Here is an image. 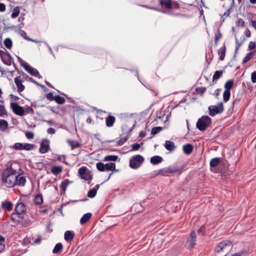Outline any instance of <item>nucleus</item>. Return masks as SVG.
Masks as SVG:
<instances>
[{"instance_id": "nucleus-22", "label": "nucleus", "mask_w": 256, "mask_h": 256, "mask_svg": "<svg viewBox=\"0 0 256 256\" xmlns=\"http://www.w3.org/2000/svg\"><path fill=\"white\" fill-rule=\"evenodd\" d=\"M164 146L167 150L170 151H172L176 148L174 143L172 142L170 140L166 141Z\"/></svg>"}, {"instance_id": "nucleus-45", "label": "nucleus", "mask_w": 256, "mask_h": 256, "mask_svg": "<svg viewBox=\"0 0 256 256\" xmlns=\"http://www.w3.org/2000/svg\"><path fill=\"white\" fill-rule=\"evenodd\" d=\"M14 148L16 150H24L23 144L20 142L16 143L14 146Z\"/></svg>"}, {"instance_id": "nucleus-34", "label": "nucleus", "mask_w": 256, "mask_h": 256, "mask_svg": "<svg viewBox=\"0 0 256 256\" xmlns=\"http://www.w3.org/2000/svg\"><path fill=\"white\" fill-rule=\"evenodd\" d=\"M220 161V158H212L210 161V166L212 168L216 167Z\"/></svg>"}, {"instance_id": "nucleus-7", "label": "nucleus", "mask_w": 256, "mask_h": 256, "mask_svg": "<svg viewBox=\"0 0 256 256\" xmlns=\"http://www.w3.org/2000/svg\"><path fill=\"white\" fill-rule=\"evenodd\" d=\"M182 168H178L175 166H172L165 168L160 170L158 172V174L165 176H167L168 174L178 172H180Z\"/></svg>"}, {"instance_id": "nucleus-31", "label": "nucleus", "mask_w": 256, "mask_h": 256, "mask_svg": "<svg viewBox=\"0 0 256 256\" xmlns=\"http://www.w3.org/2000/svg\"><path fill=\"white\" fill-rule=\"evenodd\" d=\"M8 127V122L4 120H0V130L2 131L6 130Z\"/></svg>"}, {"instance_id": "nucleus-59", "label": "nucleus", "mask_w": 256, "mask_h": 256, "mask_svg": "<svg viewBox=\"0 0 256 256\" xmlns=\"http://www.w3.org/2000/svg\"><path fill=\"white\" fill-rule=\"evenodd\" d=\"M205 232V228L204 226H201L198 230V234L204 235Z\"/></svg>"}, {"instance_id": "nucleus-21", "label": "nucleus", "mask_w": 256, "mask_h": 256, "mask_svg": "<svg viewBox=\"0 0 256 256\" xmlns=\"http://www.w3.org/2000/svg\"><path fill=\"white\" fill-rule=\"evenodd\" d=\"M162 160V158L158 156H155L151 158L150 162L152 164H158Z\"/></svg>"}, {"instance_id": "nucleus-51", "label": "nucleus", "mask_w": 256, "mask_h": 256, "mask_svg": "<svg viewBox=\"0 0 256 256\" xmlns=\"http://www.w3.org/2000/svg\"><path fill=\"white\" fill-rule=\"evenodd\" d=\"M25 134L28 139H32L34 138V134L32 132H26Z\"/></svg>"}, {"instance_id": "nucleus-52", "label": "nucleus", "mask_w": 256, "mask_h": 256, "mask_svg": "<svg viewBox=\"0 0 256 256\" xmlns=\"http://www.w3.org/2000/svg\"><path fill=\"white\" fill-rule=\"evenodd\" d=\"M206 90V88H196V92L198 93L202 94Z\"/></svg>"}, {"instance_id": "nucleus-29", "label": "nucleus", "mask_w": 256, "mask_h": 256, "mask_svg": "<svg viewBox=\"0 0 256 256\" xmlns=\"http://www.w3.org/2000/svg\"><path fill=\"white\" fill-rule=\"evenodd\" d=\"M62 243L59 242L56 244L54 248L52 250V252L54 254H60L61 250L62 248Z\"/></svg>"}, {"instance_id": "nucleus-14", "label": "nucleus", "mask_w": 256, "mask_h": 256, "mask_svg": "<svg viewBox=\"0 0 256 256\" xmlns=\"http://www.w3.org/2000/svg\"><path fill=\"white\" fill-rule=\"evenodd\" d=\"M2 62L7 66H11L13 58L8 52H7V54H6L1 58Z\"/></svg>"}, {"instance_id": "nucleus-48", "label": "nucleus", "mask_w": 256, "mask_h": 256, "mask_svg": "<svg viewBox=\"0 0 256 256\" xmlns=\"http://www.w3.org/2000/svg\"><path fill=\"white\" fill-rule=\"evenodd\" d=\"M6 112L4 106L0 105V116H2L6 114Z\"/></svg>"}, {"instance_id": "nucleus-25", "label": "nucleus", "mask_w": 256, "mask_h": 256, "mask_svg": "<svg viewBox=\"0 0 256 256\" xmlns=\"http://www.w3.org/2000/svg\"><path fill=\"white\" fill-rule=\"evenodd\" d=\"M92 216V214L90 212L84 214L80 218V224H84L86 223L90 218Z\"/></svg>"}, {"instance_id": "nucleus-17", "label": "nucleus", "mask_w": 256, "mask_h": 256, "mask_svg": "<svg viewBox=\"0 0 256 256\" xmlns=\"http://www.w3.org/2000/svg\"><path fill=\"white\" fill-rule=\"evenodd\" d=\"M116 122V118L114 116L109 115L106 118V124L107 127H112L114 126Z\"/></svg>"}, {"instance_id": "nucleus-53", "label": "nucleus", "mask_w": 256, "mask_h": 256, "mask_svg": "<svg viewBox=\"0 0 256 256\" xmlns=\"http://www.w3.org/2000/svg\"><path fill=\"white\" fill-rule=\"evenodd\" d=\"M222 37V34L220 32H218L215 34L214 36V42L216 44H217L219 39Z\"/></svg>"}, {"instance_id": "nucleus-47", "label": "nucleus", "mask_w": 256, "mask_h": 256, "mask_svg": "<svg viewBox=\"0 0 256 256\" xmlns=\"http://www.w3.org/2000/svg\"><path fill=\"white\" fill-rule=\"evenodd\" d=\"M238 26L244 28L245 26V22L242 18H238L236 22Z\"/></svg>"}, {"instance_id": "nucleus-2", "label": "nucleus", "mask_w": 256, "mask_h": 256, "mask_svg": "<svg viewBox=\"0 0 256 256\" xmlns=\"http://www.w3.org/2000/svg\"><path fill=\"white\" fill-rule=\"evenodd\" d=\"M232 248V242L229 240H224L220 242L215 248V252L226 254Z\"/></svg>"}, {"instance_id": "nucleus-19", "label": "nucleus", "mask_w": 256, "mask_h": 256, "mask_svg": "<svg viewBox=\"0 0 256 256\" xmlns=\"http://www.w3.org/2000/svg\"><path fill=\"white\" fill-rule=\"evenodd\" d=\"M193 148L194 146L192 144H188L183 146L182 150L185 154L189 155L192 152Z\"/></svg>"}, {"instance_id": "nucleus-20", "label": "nucleus", "mask_w": 256, "mask_h": 256, "mask_svg": "<svg viewBox=\"0 0 256 256\" xmlns=\"http://www.w3.org/2000/svg\"><path fill=\"white\" fill-rule=\"evenodd\" d=\"M67 142L71 146L72 150H74L76 148H80L81 146V144L80 142H78L77 141L74 140H68Z\"/></svg>"}, {"instance_id": "nucleus-3", "label": "nucleus", "mask_w": 256, "mask_h": 256, "mask_svg": "<svg viewBox=\"0 0 256 256\" xmlns=\"http://www.w3.org/2000/svg\"><path fill=\"white\" fill-rule=\"evenodd\" d=\"M212 123V119L208 116H202L200 118L196 124L197 128L200 131L205 130Z\"/></svg>"}, {"instance_id": "nucleus-57", "label": "nucleus", "mask_w": 256, "mask_h": 256, "mask_svg": "<svg viewBox=\"0 0 256 256\" xmlns=\"http://www.w3.org/2000/svg\"><path fill=\"white\" fill-rule=\"evenodd\" d=\"M46 98L50 100H54V96L52 93L50 92L46 94Z\"/></svg>"}, {"instance_id": "nucleus-40", "label": "nucleus", "mask_w": 256, "mask_h": 256, "mask_svg": "<svg viewBox=\"0 0 256 256\" xmlns=\"http://www.w3.org/2000/svg\"><path fill=\"white\" fill-rule=\"evenodd\" d=\"M230 91L225 90L224 92L223 93V100L225 102H228L230 98Z\"/></svg>"}, {"instance_id": "nucleus-62", "label": "nucleus", "mask_w": 256, "mask_h": 256, "mask_svg": "<svg viewBox=\"0 0 256 256\" xmlns=\"http://www.w3.org/2000/svg\"><path fill=\"white\" fill-rule=\"evenodd\" d=\"M10 96L11 98H12L14 100H15V101L18 100H19L18 96H15L13 94H10Z\"/></svg>"}, {"instance_id": "nucleus-46", "label": "nucleus", "mask_w": 256, "mask_h": 256, "mask_svg": "<svg viewBox=\"0 0 256 256\" xmlns=\"http://www.w3.org/2000/svg\"><path fill=\"white\" fill-rule=\"evenodd\" d=\"M96 194V191L95 190H90L88 194V196L90 198H94Z\"/></svg>"}, {"instance_id": "nucleus-30", "label": "nucleus", "mask_w": 256, "mask_h": 256, "mask_svg": "<svg viewBox=\"0 0 256 256\" xmlns=\"http://www.w3.org/2000/svg\"><path fill=\"white\" fill-rule=\"evenodd\" d=\"M118 156L115 155H108L104 156V160L105 162L113 161L116 162L117 160Z\"/></svg>"}, {"instance_id": "nucleus-55", "label": "nucleus", "mask_w": 256, "mask_h": 256, "mask_svg": "<svg viewBox=\"0 0 256 256\" xmlns=\"http://www.w3.org/2000/svg\"><path fill=\"white\" fill-rule=\"evenodd\" d=\"M236 52H237L238 50V48H240V47L242 45V44H243V42L244 41H242L241 42H239L237 38H236Z\"/></svg>"}, {"instance_id": "nucleus-63", "label": "nucleus", "mask_w": 256, "mask_h": 256, "mask_svg": "<svg viewBox=\"0 0 256 256\" xmlns=\"http://www.w3.org/2000/svg\"><path fill=\"white\" fill-rule=\"evenodd\" d=\"M26 113L34 114V110L32 109V107L27 108L26 110Z\"/></svg>"}, {"instance_id": "nucleus-39", "label": "nucleus", "mask_w": 256, "mask_h": 256, "mask_svg": "<svg viewBox=\"0 0 256 256\" xmlns=\"http://www.w3.org/2000/svg\"><path fill=\"white\" fill-rule=\"evenodd\" d=\"M223 71L222 70H217L215 72L213 77H212V80H218L219 78H220L222 76V75Z\"/></svg>"}, {"instance_id": "nucleus-37", "label": "nucleus", "mask_w": 256, "mask_h": 256, "mask_svg": "<svg viewBox=\"0 0 256 256\" xmlns=\"http://www.w3.org/2000/svg\"><path fill=\"white\" fill-rule=\"evenodd\" d=\"M105 166L106 171L114 170L116 168V164L112 162L106 164Z\"/></svg>"}, {"instance_id": "nucleus-18", "label": "nucleus", "mask_w": 256, "mask_h": 256, "mask_svg": "<svg viewBox=\"0 0 256 256\" xmlns=\"http://www.w3.org/2000/svg\"><path fill=\"white\" fill-rule=\"evenodd\" d=\"M74 233L70 230H66L64 234V238L66 242H70L74 238Z\"/></svg>"}, {"instance_id": "nucleus-13", "label": "nucleus", "mask_w": 256, "mask_h": 256, "mask_svg": "<svg viewBox=\"0 0 256 256\" xmlns=\"http://www.w3.org/2000/svg\"><path fill=\"white\" fill-rule=\"evenodd\" d=\"M14 82L18 87V92L20 93L24 90V86L22 84V80L20 76H17L14 79Z\"/></svg>"}, {"instance_id": "nucleus-44", "label": "nucleus", "mask_w": 256, "mask_h": 256, "mask_svg": "<svg viewBox=\"0 0 256 256\" xmlns=\"http://www.w3.org/2000/svg\"><path fill=\"white\" fill-rule=\"evenodd\" d=\"M162 128L160 126H156L152 128L151 133L152 134L154 135L157 133L159 132L160 130H162Z\"/></svg>"}, {"instance_id": "nucleus-42", "label": "nucleus", "mask_w": 256, "mask_h": 256, "mask_svg": "<svg viewBox=\"0 0 256 256\" xmlns=\"http://www.w3.org/2000/svg\"><path fill=\"white\" fill-rule=\"evenodd\" d=\"M97 169L100 172H104L106 170V166L104 164L101 162H98L96 164Z\"/></svg>"}, {"instance_id": "nucleus-15", "label": "nucleus", "mask_w": 256, "mask_h": 256, "mask_svg": "<svg viewBox=\"0 0 256 256\" xmlns=\"http://www.w3.org/2000/svg\"><path fill=\"white\" fill-rule=\"evenodd\" d=\"M160 6H164L166 9H171L172 8V0H158Z\"/></svg>"}, {"instance_id": "nucleus-9", "label": "nucleus", "mask_w": 256, "mask_h": 256, "mask_svg": "<svg viewBox=\"0 0 256 256\" xmlns=\"http://www.w3.org/2000/svg\"><path fill=\"white\" fill-rule=\"evenodd\" d=\"M15 212L18 214V218H22V214L26 212V207L22 202H18L15 208Z\"/></svg>"}, {"instance_id": "nucleus-36", "label": "nucleus", "mask_w": 256, "mask_h": 256, "mask_svg": "<svg viewBox=\"0 0 256 256\" xmlns=\"http://www.w3.org/2000/svg\"><path fill=\"white\" fill-rule=\"evenodd\" d=\"M20 12V8L18 6L15 7L12 12L11 18H15L19 15Z\"/></svg>"}, {"instance_id": "nucleus-58", "label": "nucleus", "mask_w": 256, "mask_h": 256, "mask_svg": "<svg viewBox=\"0 0 256 256\" xmlns=\"http://www.w3.org/2000/svg\"><path fill=\"white\" fill-rule=\"evenodd\" d=\"M251 80L253 83L256 82V72H254L252 74Z\"/></svg>"}, {"instance_id": "nucleus-24", "label": "nucleus", "mask_w": 256, "mask_h": 256, "mask_svg": "<svg viewBox=\"0 0 256 256\" xmlns=\"http://www.w3.org/2000/svg\"><path fill=\"white\" fill-rule=\"evenodd\" d=\"M2 208L10 211L12 208V204L10 201H5L2 202Z\"/></svg>"}, {"instance_id": "nucleus-64", "label": "nucleus", "mask_w": 256, "mask_h": 256, "mask_svg": "<svg viewBox=\"0 0 256 256\" xmlns=\"http://www.w3.org/2000/svg\"><path fill=\"white\" fill-rule=\"evenodd\" d=\"M250 24L255 29H256V21L254 20H250Z\"/></svg>"}, {"instance_id": "nucleus-38", "label": "nucleus", "mask_w": 256, "mask_h": 256, "mask_svg": "<svg viewBox=\"0 0 256 256\" xmlns=\"http://www.w3.org/2000/svg\"><path fill=\"white\" fill-rule=\"evenodd\" d=\"M36 146L35 144H23L24 150H33Z\"/></svg>"}, {"instance_id": "nucleus-4", "label": "nucleus", "mask_w": 256, "mask_h": 256, "mask_svg": "<svg viewBox=\"0 0 256 256\" xmlns=\"http://www.w3.org/2000/svg\"><path fill=\"white\" fill-rule=\"evenodd\" d=\"M144 161V158L139 154L134 156L130 161V166L134 169L138 168Z\"/></svg>"}, {"instance_id": "nucleus-35", "label": "nucleus", "mask_w": 256, "mask_h": 256, "mask_svg": "<svg viewBox=\"0 0 256 256\" xmlns=\"http://www.w3.org/2000/svg\"><path fill=\"white\" fill-rule=\"evenodd\" d=\"M54 100L60 104H64L66 101L64 98L59 95L54 96Z\"/></svg>"}, {"instance_id": "nucleus-33", "label": "nucleus", "mask_w": 256, "mask_h": 256, "mask_svg": "<svg viewBox=\"0 0 256 256\" xmlns=\"http://www.w3.org/2000/svg\"><path fill=\"white\" fill-rule=\"evenodd\" d=\"M43 202L42 196L41 195H36L34 199V203L36 205H40Z\"/></svg>"}, {"instance_id": "nucleus-54", "label": "nucleus", "mask_w": 256, "mask_h": 256, "mask_svg": "<svg viewBox=\"0 0 256 256\" xmlns=\"http://www.w3.org/2000/svg\"><path fill=\"white\" fill-rule=\"evenodd\" d=\"M256 44L255 42H250L249 44H248V48L250 50H254L256 48Z\"/></svg>"}, {"instance_id": "nucleus-5", "label": "nucleus", "mask_w": 256, "mask_h": 256, "mask_svg": "<svg viewBox=\"0 0 256 256\" xmlns=\"http://www.w3.org/2000/svg\"><path fill=\"white\" fill-rule=\"evenodd\" d=\"M210 115L213 116L219 114H221L224 110V105L222 102H218L216 105L210 106L208 108Z\"/></svg>"}, {"instance_id": "nucleus-23", "label": "nucleus", "mask_w": 256, "mask_h": 256, "mask_svg": "<svg viewBox=\"0 0 256 256\" xmlns=\"http://www.w3.org/2000/svg\"><path fill=\"white\" fill-rule=\"evenodd\" d=\"M226 48L225 46L220 48L218 50V54L220 56L219 59L220 60H223L226 54Z\"/></svg>"}, {"instance_id": "nucleus-8", "label": "nucleus", "mask_w": 256, "mask_h": 256, "mask_svg": "<svg viewBox=\"0 0 256 256\" xmlns=\"http://www.w3.org/2000/svg\"><path fill=\"white\" fill-rule=\"evenodd\" d=\"M10 108L12 112L16 115L19 116H23L25 114L24 110L23 107L18 105L16 102H11Z\"/></svg>"}, {"instance_id": "nucleus-49", "label": "nucleus", "mask_w": 256, "mask_h": 256, "mask_svg": "<svg viewBox=\"0 0 256 256\" xmlns=\"http://www.w3.org/2000/svg\"><path fill=\"white\" fill-rule=\"evenodd\" d=\"M18 218V214L16 212V213H13L11 216V220L14 222H18L19 220L17 219Z\"/></svg>"}, {"instance_id": "nucleus-43", "label": "nucleus", "mask_w": 256, "mask_h": 256, "mask_svg": "<svg viewBox=\"0 0 256 256\" xmlns=\"http://www.w3.org/2000/svg\"><path fill=\"white\" fill-rule=\"evenodd\" d=\"M128 140V136H125L124 138H120L117 141V144L116 146H122V145L124 142H126Z\"/></svg>"}, {"instance_id": "nucleus-12", "label": "nucleus", "mask_w": 256, "mask_h": 256, "mask_svg": "<svg viewBox=\"0 0 256 256\" xmlns=\"http://www.w3.org/2000/svg\"><path fill=\"white\" fill-rule=\"evenodd\" d=\"M196 236L194 231H192L190 233V238L188 240L189 246L192 249L194 248L196 244Z\"/></svg>"}, {"instance_id": "nucleus-27", "label": "nucleus", "mask_w": 256, "mask_h": 256, "mask_svg": "<svg viewBox=\"0 0 256 256\" xmlns=\"http://www.w3.org/2000/svg\"><path fill=\"white\" fill-rule=\"evenodd\" d=\"M256 52V51H254V52H248L246 56H245V58H244V59L243 60V61H242V63L243 64H245L248 61H249L250 60L253 56H254V54Z\"/></svg>"}, {"instance_id": "nucleus-61", "label": "nucleus", "mask_w": 256, "mask_h": 256, "mask_svg": "<svg viewBox=\"0 0 256 256\" xmlns=\"http://www.w3.org/2000/svg\"><path fill=\"white\" fill-rule=\"evenodd\" d=\"M47 132L49 134H54L56 132V130L52 128H50L48 129Z\"/></svg>"}, {"instance_id": "nucleus-56", "label": "nucleus", "mask_w": 256, "mask_h": 256, "mask_svg": "<svg viewBox=\"0 0 256 256\" xmlns=\"http://www.w3.org/2000/svg\"><path fill=\"white\" fill-rule=\"evenodd\" d=\"M21 35L26 40H28L30 41H33V42L34 41V40H32L31 38L27 36L26 32L24 31H22L21 32Z\"/></svg>"}, {"instance_id": "nucleus-28", "label": "nucleus", "mask_w": 256, "mask_h": 256, "mask_svg": "<svg viewBox=\"0 0 256 256\" xmlns=\"http://www.w3.org/2000/svg\"><path fill=\"white\" fill-rule=\"evenodd\" d=\"M62 167L60 166H54L52 168L51 172H52L55 174L57 175L60 172H62Z\"/></svg>"}, {"instance_id": "nucleus-26", "label": "nucleus", "mask_w": 256, "mask_h": 256, "mask_svg": "<svg viewBox=\"0 0 256 256\" xmlns=\"http://www.w3.org/2000/svg\"><path fill=\"white\" fill-rule=\"evenodd\" d=\"M70 183V182L68 179H65L62 182L60 188L61 190L64 192L66 190L68 186Z\"/></svg>"}, {"instance_id": "nucleus-1", "label": "nucleus", "mask_w": 256, "mask_h": 256, "mask_svg": "<svg viewBox=\"0 0 256 256\" xmlns=\"http://www.w3.org/2000/svg\"><path fill=\"white\" fill-rule=\"evenodd\" d=\"M17 172L12 168V166L8 168L3 172L2 182L8 188H12L16 184Z\"/></svg>"}, {"instance_id": "nucleus-60", "label": "nucleus", "mask_w": 256, "mask_h": 256, "mask_svg": "<svg viewBox=\"0 0 256 256\" xmlns=\"http://www.w3.org/2000/svg\"><path fill=\"white\" fill-rule=\"evenodd\" d=\"M6 10V6L4 4L0 2V12H4Z\"/></svg>"}, {"instance_id": "nucleus-11", "label": "nucleus", "mask_w": 256, "mask_h": 256, "mask_svg": "<svg viewBox=\"0 0 256 256\" xmlns=\"http://www.w3.org/2000/svg\"><path fill=\"white\" fill-rule=\"evenodd\" d=\"M22 66L24 68L25 70L31 75L38 77L39 78H41L38 70L33 68L28 64L24 63V64H22Z\"/></svg>"}, {"instance_id": "nucleus-50", "label": "nucleus", "mask_w": 256, "mask_h": 256, "mask_svg": "<svg viewBox=\"0 0 256 256\" xmlns=\"http://www.w3.org/2000/svg\"><path fill=\"white\" fill-rule=\"evenodd\" d=\"M142 144V143L140 144H137V143L133 144L132 145V150H138L140 148V145Z\"/></svg>"}, {"instance_id": "nucleus-6", "label": "nucleus", "mask_w": 256, "mask_h": 256, "mask_svg": "<svg viewBox=\"0 0 256 256\" xmlns=\"http://www.w3.org/2000/svg\"><path fill=\"white\" fill-rule=\"evenodd\" d=\"M78 174L82 179L85 180L91 181L92 178L90 172L86 166L80 168L78 171Z\"/></svg>"}, {"instance_id": "nucleus-10", "label": "nucleus", "mask_w": 256, "mask_h": 256, "mask_svg": "<svg viewBox=\"0 0 256 256\" xmlns=\"http://www.w3.org/2000/svg\"><path fill=\"white\" fill-rule=\"evenodd\" d=\"M50 148V141L48 140H43L40 144V154L46 153L48 152Z\"/></svg>"}, {"instance_id": "nucleus-16", "label": "nucleus", "mask_w": 256, "mask_h": 256, "mask_svg": "<svg viewBox=\"0 0 256 256\" xmlns=\"http://www.w3.org/2000/svg\"><path fill=\"white\" fill-rule=\"evenodd\" d=\"M16 176V186H24L26 182V178L24 176H20L18 173Z\"/></svg>"}, {"instance_id": "nucleus-32", "label": "nucleus", "mask_w": 256, "mask_h": 256, "mask_svg": "<svg viewBox=\"0 0 256 256\" xmlns=\"http://www.w3.org/2000/svg\"><path fill=\"white\" fill-rule=\"evenodd\" d=\"M234 85V80H228L224 84L225 90L230 91Z\"/></svg>"}, {"instance_id": "nucleus-41", "label": "nucleus", "mask_w": 256, "mask_h": 256, "mask_svg": "<svg viewBox=\"0 0 256 256\" xmlns=\"http://www.w3.org/2000/svg\"><path fill=\"white\" fill-rule=\"evenodd\" d=\"M4 44L8 48H11L12 46V42L10 38H6L4 41Z\"/></svg>"}]
</instances>
